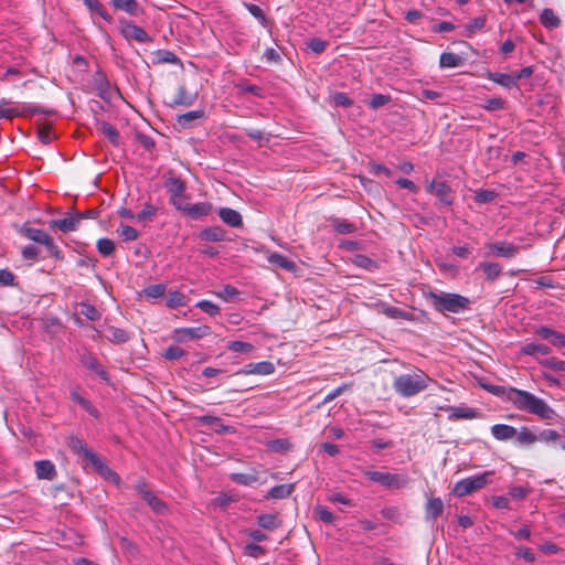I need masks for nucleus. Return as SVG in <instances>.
I'll use <instances>...</instances> for the list:
<instances>
[{"instance_id":"nucleus-1","label":"nucleus","mask_w":565,"mask_h":565,"mask_svg":"<svg viewBox=\"0 0 565 565\" xmlns=\"http://www.w3.org/2000/svg\"><path fill=\"white\" fill-rule=\"evenodd\" d=\"M508 402H510L514 408L521 412H525L531 415H535L543 420H553L557 417V413L544 401L537 397L533 393L520 388L510 391Z\"/></svg>"},{"instance_id":"nucleus-2","label":"nucleus","mask_w":565,"mask_h":565,"mask_svg":"<svg viewBox=\"0 0 565 565\" xmlns=\"http://www.w3.org/2000/svg\"><path fill=\"white\" fill-rule=\"evenodd\" d=\"M433 379L424 371L406 373L396 376L393 381V388L402 397H412L425 391Z\"/></svg>"},{"instance_id":"nucleus-3","label":"nucleus","mask_w":565,"mask_h":565,"mask_svg":"<svg viewBox=\"0 0 565 565\" xmlns=\"http://www.w3.org/2000/svg\"><path fill=\"white\" fill-rule=\"evenodd\" d=\"M428 298L430 299L434 309L440 313H460L470 309L471 305V300L468 297L452 292L430 291Z\"/></svg>"},{"instance_id":"nucleus-4","label":"nucleus","mask_w":565,"mask_h":565,"mask_svg":"<svg viewBox=\"0 0 565 565\" xmlns=\"http://www.w3.org/2000/svg\"><path fill=\"white\" fill-rule=\"evenodd\" d=\"M494 475L493 471H484L482 473L473 475L457 481L454 486L452 493L459 498L469 495L482 488H484L490 478Z\"/></svg>"},{"instance_id":"nucleus-5","label":"nucleus","mask_w":565,"mask_h":565,"mask_svg":"<svg viewBox=\"0 0 565 565\" xmlns=\"http://www.w3.org/2000/svg\"><path fill=\"white\" fill-rule=\"evenodd\" d=\"M21 234L30 241L44 245L49 255L55 259L63 258L62 252L54 243L53 238L45 231L41 228L24 226L21 228Z\"/></svg>"},{"instance_id":"nucleus-6","label":"nucleus","mask_w":565,"mask_h":565,"mask_svg":"<svg viewBox=\"0 0 565 565\" xmlns=\"http://www.w3.org/2000/svg\"><path fill=\"white\" fill-rule=\"evenodd\" d=\"M364 476L387 489H402L408 484V478L405 475L367 470L364 471Z\"/></svg>"},{"instance_id":"nucleus-7","label":"nucleus","mask_w":565,"mask_h":565,"mask_svg":"<svg viewBox=\"0 0 565 565\" xmlns=\"http://www.w3.org/2000/svg\"><path fill=\"white\" fill-rule=\"evenodd\" d=\"M26 114H47V110L40 106H23L22 109L13 106L7 99H0V119H12Z\"/></svg>"},{"instance_id":"nucleus-8","label":"nucleus","mask_w":565,"mask_h":565,"mask_svg":"<svg viewBox=\"0 0 565 565\" xmlns=\"http://www.w3.org/2000/svg\"><path fill=\"white\" fill-rule=\"evenodd\" d=\"M135 489L154 513L163 514L168 511L167 503L149 490L145 481L137 482Z\"/></svg>"},{"instance_id":"nucleus-9","label":"nucleus","mask_w":565,"mask_h":565,"mask_svg":"<svg viewBox=\"0 0 565 565\" xmlns=\"http://www.w3.org/2000/svg\"><path fill=\"white\" fill-rule=\"evenodd\" d=\"M166 188L170 194V203L179 211H181L186 203H184V193L186 190L185 183L180 178L172 177L166 182Z\"/></svg>"},{"instance_id":"nucleus-10","label":"nucleus","mask_w":565,"mask_h":565,"mask_svg":"<svg viewBox=\"0 0 565 565\" xmlns=\"http://www.w3.org/2000/svg\"><path fill=\"white\" fill-rule=\"evenodd\" d=\"M68 447L73 452L89 461L95 468L104 467L99 457L93 452L86 444L76 436H71L67 441Z\"/></svg>"},{"instance_id":"nucleus-11","label":"nucleus","mask_w":565,"mask_h":565,"mask_svg":"<svg viewBox=\"0 0 565 565\" xmlns=\"http://www.w3.org/2000/svg\"><path fill=\"white\" fill-rule=\"evenodd\" d=\"M426 191L435 194L443 205L450 206L454 203V190L445 181L433 180L426 185Z\"/></svg>"},{"instance_id":"nucleus-12","label":"nucleus","mask_w":565,"mask_h":565,"mask_svg":"<svg viewBox=\"0 0 565 565\" xmlns=\"http://www.w3.org/2000/svg\"><path fill=\"white\" fill-rule=\"evenodd\" d=\"M79 362L81 364L94 372L100 380L106 383H109L110 376L106 369L99 363L97 358L88 350H83L79 352Z\"/></svg>"},{"instance_id":"nucleus-13","label":"nucleus","mask_w":565,"mask_h":565,"mask_svg":"<svg viewBox=\"0 0 565 565\" xmlns=\"http://www.w3.org/2000/svg\"><path fill=\"white\" fill-rule=\"evenodd\" d=\"M486 247L489 249L487 255L503 257V258H514L520 250L521 246L505 242L499 241L493 243L486 244Z\"/></svg>"},{"instance_id":"nucleus-14","label":"nucleus","mask_w":565,"mask_h":565,"mask_svg":"<svg viewBox=\"0 0 565 565\" xmlns=\"http://www.w3.org/2000/svg\"><path fill=\"white\" fill-rule=\"evenodd\" d=\"M120 31L127 40H134L138 43H147L151 41L148 33L130 20H120Z\"/></svg>"},{"instance_id":"nucleus-15","label":"nucleus","mask_w":565,"mask_h":565,"mask_svg":"<svg viewBox=\"0 0 565 565\" xmlns=\"http://www.w3.org/2000/svg\"><path fill=\"white\" fill-rule=\"evenodd\" d=\"M439 409L449 413V420L473 419L479 415L477 409L467 406H441Z\"/></svg>"},{"instance_id":"nucleus-16","label":"nucleus","mask_w":565,"mask_h":565,"mask_svg":"<svg viewBox=\"0 0 565 565\" xmlns=\"http://www.w3.org/2000/svg\"><path fill=\"white\" fill-rule=\"evenodd\" d=\"M534 334L543 340H550L556 348H565V334L552 328L541 326L534 330Z\"/></svg>"},{"instance_id":"nucleus-17","label":"nucleus","mask_w":565,"mask_h":565,"mask_svg":"<svg viewBox=\"0 0 565 565\" xmlns=\"http://www.w3.org/2000/svg\"><path fill=\"white\" fill-rule=\"evenodd\" d=\"M175 332L179 335V340H199L207 337L212 333L209 326L189 327L177 329Z\"/></svg>"},{"instance_id":"nucleus-18","label":"nucleus","mask_w":565,"mask_h":565,"mask_svg":"<svg viewBox=\"0 0 565 565\" xmlns=\"http://www.w3.org/2000/svg\"><path fill=\"white\" fill-rule=\"evenodd\" d=\"M213 210V206L209 202H200L195 204H185L184 207L181 210L183 213H185L188 216H190L193 220H199L203 216L209 215Z\"/></svg>"},{"instance_id":"nucleus-19","label":"nucleus","mask_w":565,"mask_h":565,"mask_svg":"<svg viewBox=\"0 0 565 565\" xmlns=\"http://www.w3.org/2000/svg\"><path fill=\"white\" fill-rule=\"evenodd\" d=\"M84 217L83 214H76L74 216H68L60 220H53L51 221L52 227H57L64 233L72 232L77 230V226L79 224V221Z\"/></svg>"},{"instance_id":"nucleus-20","label":"nucleus","mask_w":565,"mask_h":565,"mask_svg":"<svg viewBox=\"0 0 565 565\" xmlns=\"http://www.w3.org/2000/svg\"><path fill=\"white\" fill-rule=\"evenodd\" d=\"M220 218L231 227L238 228L243 225V218L239 212L231 207H221L218 210Z\"/></svg>"},{"instance_id":"nucleus-21","label":"nucleus","mask_w":565,"mask_h":565,"mask_svg":"<svg viewBox=\"0 0 565 565\" xmlns=\"http://www.w3.org/2000/svg\"><path fill=\"white\" fill-rule=\"evenodd\" d=\"M537 441L557 445L562 450H565V437L554 429H543L540 431L537 434Z\"/></svg>"},{"instance_id":"nucleus-22","label":"nucleus","mask_w":565,"mask_h":565,"mask_svg":"<svg viewBox=\"0 0 565 565\" xmlns=\"http://www.w3.org/2000/svg\"><path fill=\"white\" fill-rule=\"evenodd\" d=\"M34 466L39 479L53 480L56 477L55 466L50 460L35 461Z\"/></svg>"},{"instance_id":"nucleus-23","label":"nucleus","mask_w":565,"mask_h":565,"mask_svg":"<svg viewBox=\"0 0 565 565\" xmlns=\"http://www.w3.org/2000/svg\"><path fill=\"white\" fill-rule=\"evenodd\" d=\"M493 438L501 441H507L516 435V428L507 424H495L491 427Z\"/></svg>"},{"instance_id":"nucleus-24","label":"nucleus","mask_w":565,"mask_h":565,"mask_svg":"<svg viewBox=\"0 0 565 565\" xmlns=\"http://www.w3.org/2000/svg\"><path fill=\"white\" fill-rule=\"evenodd\" d=\"M70 396L74 403L78 404L90 416H93L95 418L99 417L98 409L92 404V402L89 399H87L86 397L81 395L76 388L71 391Z\"/></svg>"},{"instance_id":"nucleus-25","label":"nucleus","mask_w":565,"mask_h":565,"mask_svg":"<svg viewBox=\"0 0 565 565\" xmlns=\"http://www.w3.org/2000/svg\"><path fill=\"white\" fill-rule=\"evenodd\" d=\"M116 10L124 11L129 15L136 17L141 13L140 4L137 0H109Z\"/></svg>"},{"instance_id":"nucleus-26","label":"nucleus","mask_w":565,"mask_h":565,"mask_svg":"<svg viewBox=\"0 0 565 565\" xmlns=\"http://www.w3.org/2000/svg\"><path fill=\"white\" fill-rule=\"evenodd\" d=\"M520 353L529 356L548 355L551 348L539 342H529L521 347Z\"/></svg>"},{"instance_id":"nucleus-27","label":"nucleus","mask_w":565,"mask_h":565,"mask_svg":"<svg viewBox=\"0 0 565 565\" xmlns=\"http://www.w3.org/2000/svg\"><path fill=\"white\" fill-rule=\"evenodd\" d=\"M478 268L482 269L487 280L495 281L502 274V266L499 263L481 262Z\"/></svg>"},{"instance_id":"nucleus-28","label":"nucleus","mask_w":565,"mask_h":565,"mask_svg":"<svg viewBox=\"0 0 565 565\" xmlns=\"http://www.w3.org/2000/svg\"><path fill=\"white\" fill-rule=\"evenodd\" d=\"M225 231L221 226H211L203 228L199 237L205 242H222L225 239Z\"/></svg>"},{"instance_id":"nucleus-29","label":"nucleus","mask_w":565,"mask_h":565,"mask_svg":"<svg viewBox=\"0 0 565 565\" xmlns=\"http://www.w3.org/2000/svg\"><path fill=\"white\" fill-rule=\"evenodd\" d=\"M487 77L494 82L495 84H499L503 86L504 88H512L518 86L514 79L513 74L508 73H500V72H488Z\"/></svg>"},{"instance_id":"nucleus-30","label":"nucleus","mask_w":565,"mask_h":565,"mask_svg":"<svg viewBox=\"0 0 565 565\" xmlns=\"http://www.w3.org/2000/svg\"><path fill=\"white\" fill-rule=\"evenodd\" d=\"M97 129L100 131L114 146H119L120 135L119 131L109 122L100 121L97 124Z\"/></svg>"},{"instance_id":"nucleus-31","label":"nucleus","mask_w":565,"mask_h":565,"mask_svg":"<svg viewBox=\"0 0 565 565\" xmlns=\"http://www.w3.org/2000/svg\"><path fill=\"white\" fill-rule=\"evenodd\" d=\"M463 63V58L452 52H443L439 57L440 68H454L458 67Z\"/></svg>"},{"instance_id":"nucleus-32","label":"nucleus","mask_w":565,"mask_h":565,"mask_svg":"<svg viewBox=\"0 0 565 565\" xmlns=\"http://www.w3.org/2000/svg\"><path fill=\"white\" fill-rule=\"evenodd\" d=\"M204 116H205V113L202 109L190 110V111L179 115L177 118V122L182 128H190L192 126V121L202 119Z\"/></svg>"},{"instance_id":"nucleus-33","label":"nucleus","mask_w":565,"mask_h":565,"mask_svg":"<svg viewBox=\"0 0 565 565\" xmlns=\"http://www.w3.org/2000/svg\"><path fill=\"white\" fill-rule=\"evenodd\" d=\"M426 518L428 520H436L443 514L444 503L440 498L429 499L426 503Z\"/></svg>"},{"instance_id":"nucleus-34","label":"nucleus","mask_w":565,"mask_h":565,"mask_svg":"<svg viewBox=\"0 0 565 565\" xmlns=\"http://www.w3.org/2000/svg\"><path fill=\"white\" fill-rule=\"evenodd\" d=\"M540 22L546 29H556L561 24L559 18L550 8L543 9L540 15Z\"/></svg>"},{"instance_id":"nucleus-35","label":"nucleus","mask_w":565,"mask_h":565,"mask_svg":"<svg viewBox=\"0 0 565 565\" xmlns=\"http://www.w3.org/2000/svg\"><path fill=\"white\" fill-rule=\"evenodd\" d=\"M195 95H189L185 86L181 85L178 88V94L173 102L170 104L171 107L185 106L189 107L195 102Z\"/></svg>"},{"instance_id":"nucleus-36","label":"nucleus","mask_w":565,"mask_h":565,"mask_svg":"<svg viewBox=\"0 0 565 565\" xmlns=\"http://www.w3.org/2000/svg\"><path fill=\"white\" fill-rule=\"evenodd\" d=\"M167 291L166 284L150 285L141 290V295L148 300H157L161 298Z\"/></svg>"},{"instance_id":"nucleus-37","label":"nucleus","mask_w":565,"mask_h":565,"mask_svg":"<svg viewBox=\"0 0 565 565\" xmlns=\"http://www.w3.org/2000/svg\"><path fill=\"white\" fill-rule=\"evenodd\" d=\"M200 423L211 427L215 433H226L231 430V427L223 425L221 419L216 416L204 415L200 417Z\"/></svg>"},{"instance_id":"nucleus-38","label":"nucleus","mask_w":565,"mask_h":565,"mask_svg":"<svg viewBox=\"0 0 565 565\" xmlns=\"http://www.w3.org/2000/svg\"><path fill=\"white\" fill-rule=\"evenodd\" d=\"M330 223L333 230L340 234H351L356 231V225L344 218L331 217Z\"/></svg>"},{"instance_id":"nucleus-39","label":"nucleus","mask_w":565,"mask_h":565,"mask_svg":"<svg viewBox=\"0 0 565 565\" xmlns=\"http://www.w3.org/2000/svg\"><path fill=\"white\" fill-rule=\"evenodd\" d=\"M294 489L295 484L292 483L278 484L269 490L268 497L271 499H285L291 495Z\"/></svg>"},{"instance_id":"nucleus-40","label":"nucleus","mask_w":565,"mask_h":565,"mask_svg":"<svg viewBox=\"0 0 565 565\" xmlns=\"http://www.w3.org/2000/svg\"><path fill=\"white\" fill-rule=\"evenodd\" d=\"M230 479L242 486H252L253 483L258 481V473L256 471L252 472H236L231 473Z\"/></svg>"},{"instance_id":"nucleus-41","label":"nucleus","mask_w":565,"mask_h":565,"mask_svg":"<svg viewBox=\"0 0 565 565\" xmlns=\"http://www.w3.org/2000/svg\"><path fill=\"white\" fill-rule=\"evenodd\" d=\"M83 2L89 11L97 13L108 23L113 22V17L107 12L106 8L98 0H83Z\"/></svg>"},{"instance_id":"nucleus-42","label":"nucleus","mask_w":565,"mask_h":565,"mask_svg":"<svg viewBox=\"0 0 565 565\" xmlns=\"http://www.w3.org/2000/svg\"><path fill=\"white\" fill-rule=\"evenodd\" d=\"M516 438V441L519 445L522 446H529L537 441V434L533 433L527 427H521V429L518 431L514 436Z\"/></svg>"},{"instance_id":"nucleus-43","label":"nucleus","mask_w":565,"mask_h":565,"mask_svg":"<svg viewBox=\"0 0 565 565\" xmlns=\"http://www.w3.org/2000/svg\"><path fill=\"white\" fill-rule=\"evenodd\" d=\"M268 262L286 270H292L295 268V263L279 253H271L268 256Z\"/></svg>"},{"instance_id":"nucleus-44","label":"nucleus","mask_w":565,"mask_h":565,"mask_svg":"<svg viewBox=\"0 0 565 565\" xmlns=\"http://www.w3.org/2000/svg\"><path fill=\"white\" fill-rule=\"evenodd\" d=\"M482 387L487 392H489L498 397H502L507 401H508V396H511L510 391H514V387H512V386H500V385H493V384H482Z\"/></svg>"},{"instance_id":"nucleus-45","label":"nucleus","mask_w":565,"mask_h":565,"mask_svg":"<svg viewBox=\"0 0 565 565\" xmlns=\"http://www.w3.org/2000/svg\"><path fill=\"white\" fill-rule=\"evenodd\" d=\"M186 305V296L179 290L170 291L167 298V307L177 308Z\"/></svg>"},{"instance_id":"nucleus-46","label":"nucleus","mask_w":565,"mask_h":565,"mask_svg":"<svg viewBox=\"0 0 565 565\" xmlns=\"http://www.w3.org/2000/svg\"><path fill=\"white\" fill-rule=\"evenodd\" d=\"M315 515L318 520L327 524H333L335 521L334 514L323 505H317L315 508Z\"/></svg>"},{"instance_id":"nucleus-47","label":"nucleus","mask_w":565,"mask_h":565,"mask_svg":"<svg viewBox=\"0 0 565 565\" xmlns=\"http://www.w3.org/2000/svg\"><path fill=\"white\" fill-rule=\"evenodd\" d=\"M257 523L266 530H274L279 525V521L275 514H262L257 518Z\"/></svg>"},{"instance_id":"nucleus-48","label":"nucleus","mask_w":565,"mask_h":565,"mask_svg":"<svg viewBox=\"0 0 565 565\" xmlns=\"http://www.w3.org/2000/svg\"><path fill=\"white\" fill-rule=\"evenodd\" d=\"M108 339L116 343H124L129 339L128 333L120 328L110 327L108 328Z\"/></svg>"},{"instance_id":"nucleus-49","label":"nucleus","mask_w":565,"mask_h":565,"mask_svg":"<svg viewBox=\"0 0 565 565\" xmlns=\"http://www.w3.org/2000/svg\"><path fill=\"white\" fill-rule=\"evenodd\" d=\"M487 22L486 17H477L472 19L467 25H466V35L468 38H471L477 30H481L484 28Z\"/></svg>"},{"instance_id":"nucleus-50","label":"nucleus","mask_w":565,"mask_h":565,"mask_svg":"<svg viewBox=\"0 0 565 565\" xmlns=\"http://www.w3.org/2000/svg\"><path fill=\"white\" fill-rule=\"evenodd\" d=\"M227 349L237 353H250L254 350V345L244 341H230Z\"/></svg>"},{"instance_id":"nucleus-51","label":"nucleus","mask_w":565,"mask_h":565,"mask_svg":"<svg viewBox=\"0 0 565 565\" xmlns=\"http://www.w3.org/2000/svg\"><path fill=\"white\" fill-rule=\"evenodd\" d=\"M97 250L103 256H109L115 250V243L109 238H99L96 244Z\"/></svg>"},{"instance_id":"nucleus-52","label":"nucleus","mask_w":565,"mask_h":565,"mask_svg":"<svg viewBox=\"0 0 565 565\" xmlns=\"http://www.w3.org/2000/svg\"><path fill=\"white\" fill-rule=\"evenodd\" d=\"M539 363L544 367H548L554 371L565 372V361L563 360H558L556 358H546L539 360Z\"/></svg>"},{"instance_id":"nucleus-53","label":"nucleus","mask_w":565,"mask_h":565,"mask_svg":"<svg viewBox=\"0 0 565 565\" xmlns=\"http://www.w3.org/2000/svg\"><path fill=\"white\" fill-rule=\"evenodd\" d=\"M157 57L160 63L181 64V60L169 50H159L157 52Z\"/></svg>"},{"instance_id":"nucleus-54","label":"nucleus","mask_w":565,"mask_h":565,"mask_svg":"<svg viewBox=\"0 0 565 565\" xmlns=\"http://www.w3.org/2000/svg\"><path fill=\"white\" fill-rule=\"evenodd\" d=\"M255 374L257 375H270L275 372L274 363L269 361H262L254 363Z\"/></svg>"},{"instance_id":"nucleus-55","label":"nucleus","mask_w":565,"mask_h":565,"mask_svg":"<svg viewBox=\"0 0 565 565\" xmlns=\"http://www.w3.org/2000/svg\"><path fill=\"white\" fill-rule=\"evenodd\" d=\"M244 6L248 12L260 22L262 25H267V18L260 7L253 3H245Z\"/></svg>"},{"instance_id":"nucleus-56","label":"nucleus","mask_w":565,"mask_h":565,"mask_svg":"<svg viewBox=\"0 0 565 565\" xmlns=\"http://www.w3.org/2000/svg\"><path fill=\"white\" fill-rule=\"evenodd\" d=\"M195 307L210 316H216L220 313V307L210 300H200Z\"/></svg>"},{"instance_id":"nucleus-57","label":"nucleus","mask_w":565,"mask_h":565,"mask_svg":"<svg viewBox=\"0 0 565 565\" xmlns=\"http://www.w3.org/2000/svg\"><path fill=\"white\" fill-rule=\"evenodd\" d=\"M383 313L392 319H408V317H409L408 312L402 310L398 307H393V306H386L383 309Z\"/></svg>"},{"instance_id":"nucleus-58","label":"nucleus","mask_w":565,"mask_h":565,"mask_svg":"<svg viewBox=\"0 0 565 565\" xmlns=\"http://www.w3.org/2000/svg\"><path fill=\"white\" fill-rule=\"evenodd\" d=\"M118 233L126 242H131L138 238V231L129 225H120Z\"/></svg>"},{"instance_id":"nucleus-59","label":"nucleus","mask_w":565,"mask_h":565,"mask_svg":"<svg viewBox=\"0 0 565 565\" xmlns=\"http://www.w3.org/2000/svg\"><path fill=\"white\" fill-rule=\"evenodd\" d=\"M81 312L84 315L88 320L96 321L99 319L100 315L95 306L83 302L81 303Z\"/></svg>"},{"instance_id":"nucleus-60","label":"nucleus","mask_w":565,"mask_h":565,"mask_svg":"<svg viewBox=\"0 0 565 565\" xmlns=\"http://www.w3.org/2000/svg\"><path fill=\"white\" fill-rule=\"evenodd\" d=\"M497 196V193L493 190H478L475 193V201L477 203H489L492 202Z\"/></svg>"},{"instance_id":"nucleus-61","label":"nucleus","mask_w":565,"mask_h":565,"mask_svg":"<svg viewBox=\"0 0 565 565\" xmlns=\"http://www.w3.org/2000/svg\"><path fill=\"white\" fill-rule=\"evenodd\" d=\"M391 102V96L384 94H375L369 102V106L372 109H379Z\"/></svg>"},{"instance_id":"nucleus-62","label":"nucleus","mask_w":565,"mask_h":565,"mask_svg":"<svg viewBox=\"0 0 565 565\" xmlns=\"http://www.w3.org/2000/svg\"><path fill=\"white\" fill-rule=\"evenodd\" d=\"M332 103L340 107H350L353 105V100L342 92H337L331 96Z\"/></svg>"},{"instance_id":"nucleus-63","label":"nucleus","mask_w":565,"mask_h":565,"mask_svg":"<svg viewBox=\"0 0 565 565\" xmlns=\"http://www.w3.org/2000/svg\"><path fill=\"white\" fill-rule=\"evenodd\" d=\"M307 46L313 53L321 54L326 51V49L328 46V42H326L319 38H312L307 42Z\"/></svg>"},{"instance_id":"nucleus-64","label":"nucleus","mask_w":565,"mask_h":565,"mask_svg":"<svg viewBox=\"0 0 565 565\" xmlns=\"http://www.w3.org/2000/svg\"><path fill=\"white\" fill-rule=\"evenodd\" d=\"M157 213V207L150 203H146L142 210L136 215L138 221H146L153 217Z\"/></svg>"}]
</instances>
